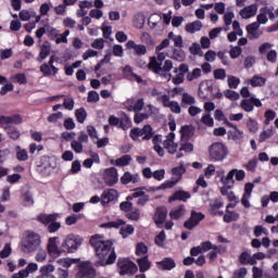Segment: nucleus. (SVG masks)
Wrapping results in <instances>:
<instances>
[{"label":"nucleus","mask_w":278,"mask_h":278,"mask_svg":"<svg viewBox=\"0 0 278 278\" xmlns=\"http://www.w3.org/2000/svg\"><path fill=\"white\" fill-rule=\"evenodd\" d=\"M90 244L94 248L98 262V266H110L116 262V252L112 248L114 243L110 240H105V237L96 235L90 238Z\"/></svg>","instance_id":"obj_1"},{"label":"nucleus","mask_w":278,"mask_h":278,"mask_svg":"<svg viewBox=\"0 0 278 278\" xmlns=\"http://www.w3.org/2000/svg\"><path fill=\"white\" fill-rule=\"evenodd\" d=\"M42 243V239L37 232L27 230L24 232L21 243L23 253H36Z\"/></svg>","instance_id":"obj_2"},{"label":"nucleus","mask_w":278,"mask_h":278,"mask_svg":"<svg viewBox=\"0 0 278 278\" xmlns=\"http://www.w3.org/2000/svg\"><path fill=\"white\" fill-rule=\"evenodd\" d=\"M185 173L186 165L184 164V162H180L179 166L172 168V175L174 176V178H172V180L163 182L159 187V190H168V188H175V186H177V182L181 179Z\"/></svg>","instance_id":"obj_3"},{"label":"nucleus","mask_w":278,"mask_h":278,"mask_svg":"<svg viewBox=\"0 0 278 278\" xmlns=\"http://www.w3.org/2000/svg\"><path fill=\"white\" fill-rule=\"evenodd\" d=\"M81 244H84V238L79 235H67L62 243V249H65L67 253H77Z\"/></svg>","instance_id":"obj_4"},{"label":"nucleus","mask_w":278,"mask_h":278,"mask_svg":"<svg viewBox=\"0 0 278 278\" xmlns=\"http://www.w3.org/2000/svg\"><path fill=\"white\" fill-rule=\"evenodd\" d=\"M229 150L223 142H215L210 148V155L214 162H223L227 157Z\"/></svg>","instance_id":"obj_5"},{"label":"nucleus","mask_w":278,"mask_h":278,"mask_svg":"<svg viewBox=\"0 0 278 278\" xmlns=\"http://www.w3.org/2000/svg\"><path fill=\"white\" fill-rule=\"evenodd\" d=\"M77 278H94L97 277V270L94 269V266H92V263L89 261H83L78 263L77 265Z\"/></svg>","instance_id":"obj_6"},{"label":"nucleus","mask_w":278,"mask_h":278,"mask_svg":"<svg viewBox=\"0 0 278 278\" xmlns=\"http://www.w3.org/2000/svg\"><path fill=\"white\" fill-rule=\"evenodd\" d=\"M153 127L147 124L142 128H132L130 130V138L135 141L139 140V138H142V140H151L153 138Z\"/></svg>","instance_id":"obj_7"},{"label":"nucleus","mask_w":278,"mask_h":278,"mask_svg":"<svg viewBox=\"0 0 278 278\" xmlns=\"http://www.w3.org/2000/svg\"><path fill=\"white\" fill-rule=\"evenodd\" d=\"M166 60V53L156 51V56H150L149 71L155 75H162V64Z\"/></svg>","instance_id":"obj_8"},{"label":"nucleus","mask_w":278,"mask_h":278,"mask_svg":"<svg viewBox=\"0 0 278 278\" xmlns=\"http://www.w3.org/2000/svg\"><path fill=\"white\" fill-rule=\"evenodd\" d=\"M104 227H109V228L113 227L114 229L121 228L119 233L123 238H129V236L134 233V226L125 225V222L123 219L109 222L108 224H104Z\"/></svg>","instance_id":"obj_9"},{"label":"nucleus","mask_w":278,"mask_h":278,"mask_svg":"<svg viewBox=\"0 0 278 278\" xmlns=\"http://www.w3.org/2000/svg\"><path fill=\"white\" fill-rule=\"evenodd\" d=\"M117 266L119 268V275L122 276L136 275V273H138V266L127 258H119Z\"/></svg>","instance_id":"obj_10"},{"label":"nucleus","mask_w":278,"mask_h":278,"mask_svg":"<svg viewBox=\"0 0 278 278\" xmlns=\"http://www.w3.org/2000/svg\"><path fill=\"white\" fill-rule=\"evenodd\" d=\"M235 177V179H233ZM244 177H247V173L244 172V169H237L233 168L230 172H228V174L226 176H222L220 177V181L223 184H236V181H244Z\"/></svg>","instance_id":"obj_11"},{"label":"nucleus","mask_w":278,"mask_h":278,"mask_svg":"<svg viewBox=\"0 0 278 278\" xmlns=\"http://www.w3.org/2000/svg\"><path fill=\"white\" fill-rule=\"evenodd\" d=\"M47 249L50 257H60V255H62V250H60V237L50 238Z\"/></svg>","instance_id":"obj_12"},{"label":"nucleus","mask_w":278,"mask_h":278,"mask_svg":"<svg viewBox=\"0 0 278 278\" xmlns=\"http://www.w3.org/2000/svg\"><path fill=\"white\" fill-rule=\"evenodd\" d=\"M205 218V215L202 213H198L195 211H191L190 217L188 220L184 223V228L192 230L194 227H198L199 223Z\"/></svg>","instance_id":"obj_13"},{"label":"nucleus","mask_w":278,"mask_h":278,"mask_svg":"<svg viewBox=\"0 0 278 278\" xmlns=\"http://www.w3.org/2000/svg\"><path fill=\"white\" fill-rule=\"evenodd\" d=\"M103 180L106 186H115V184H118V170L115 167L104 169Z\"/></svg>","instance_id":"obj_14"},{"label":"nucleus","mask_w":278,"mask_h":278,"mask_svg":"<svg viewBox=\"0 0 278 278\" xmlns=\"http://www.w3.org/2000/svg\"><path fill=\"white\" fill-rule=\"evenodd\" d=\"M163 147L170 153V155L177 154V150L179 149V144L175 142V132H168L163 141Z\"/></svg>","instance_id":"obj_15"},{"label":"nucleus","mask_w":278,"mask_h":278,"mask_svg":"<svg viewBox=\"0 0 278 278\" xmlns=\"http://www.w3.org/2000/svg\"><path fill=\"white\" fill-rule=\"evenodd\" d=\"M166 216H168V211L164 206H160L156 208L153 220L160 229L164 227V223L166 222Z\"/></svg>","instance_id":"obj_16"},{"label":"nucleus","mask_w":278,"mask_h":278,"mask_svg":"<svg viewBox=\"0 0 278 278\" xmlns=\"http://www.w3.org/2000/svg\"><path fill=\"white\" fill-rule=\"evenodd\" d=\"M84 142H88V136L86 132L80 131L78 136V140H73L71 142V148L75 153H84Z\"/></svg>","instance_id":"obj_17"},{"label":"nucleus","mask_w":278,"mask_h":278,"mask_svg":"<svg viewBox=\"0 0 278 278\" xmlns=\"http://www.w3.org/2000/svg\"><path fill=\"white\" fill-rule=\"evenodd\" d=\"M268 18H270V21L275 18V13H273V9L268 7L260 9V13L256 17V23H260L261 25H266V23H268Z\"/></svg>","instance_id":"obj_18"},{"label":"nucleus","mask_w":278,"mask_h":278,"mask_svg":"<svg viewBox=\"0 0 278 278\" xmlns=\"http://www.w3.org/2000/svg\"><path fill=\"white\" fill-rule=\"evenodd\" d=\"M254 188H255V185H253V182H247L244 185V192L241 198V205H243V207H247L248 210H249V207H251L250 199L253 194Z\"/></svg>","instance_id":"obj_19"},{"label":"nucleus","mask_w":278,"mask_h":278,"mask_svg":"<svg viewBox=\"0 0 278 278\" xmlns=\"http://www.w3.org/2000/svg\"><path fill=\"white\" fill-rule=\"evenodd\" d=\"M254 105L255 108H262V101L254 96L241 101V108L244 112H253Z\"/></svg>","instance_id":"obj_20"},{"label":"nucleus","mask_w":278,"mask_h":278,"mask_svg":"<svg viewBox=\"0 0 278 278\" xmlns=\"http://www.w3.org/2000/svg\"><path fill=\"white\" fill-rule=\"evenodd\" d=\"M126 49H132L134 55L142 56L147 55V46L142 43H136L134 40H128L126 42Z\"/></svg>","instance_id":"obj_21"},{"label":"nucleus","mask_w":278,"mask_h":278,"mask_svg":"<svg viewBox=\"0 0 278 278\" xmlns=\"http://www.w3.org/2000/svg\"><path fill=\"white\" fill-rule=\"evenodd\" d=\"M21 123H23V117H21V115H0V125H3L4 129H8V125H21Z\"/></svg>","instance_id":"obj_22"},{"label":"nucleus","mask_w":278,"mask_h":278,"mask_svg":"<svg viewBox=\"0 0 278 278\" xmlns=\"http://www.w3.org/2000/svg\"><path fill=\"white\" fill-rule=\"evenodd\" d=\"M125 108L128 112H141L144 108V99L140 98L134 103V99H128L125 102Z\"/></svg>","instance_id":"obj_23"},{"label":"nucleus","mask_w":278,"mask_h":278,"mask_svg":"<svg viewBox=\"0 0 278 278\" xmlns=\"http://www.w3.org/2000/svg\"><path fill=\"white\" fill-rule=\"evenodd\" d=\"M116 199H118V191L116 189H106L101 195V203L102 205H108V203H112Z\"/></svg>","instance_id":"obj_24"},{"label":"nucleus","mask_w":278,"mask_h":278,"mask_svg":"<svg viewBox=\"0 0 278 278\" xmlns=\"http://www.w3.org/2000/svg\"><path fill=\"white\" fill-rule=\"evenodd\" d=\"M139 181H140V175L131 174L129 172H125L121 177V184H123V186H127L129 184H139Z\"/></svg>","instance_id":"obj_25"},{"label":"nucleus","mask_w":278,"mask_h":278,"mask_svg":"<svg viewBox=\"0 0 278 278\" xmlns=\"http://www.w3.org/2000/svg\"><path fill=\"white\" fill-rule=\"evenodd\" d=\"M149 94L153 99H155L157 103H162V105H164V103H166V101L168 100V94L164 93L162 90L157 88L150 89Z\"/></svg>","instance_id":"obj_26"},{"label":"nucleus","mask_w":278,"mask_h":278,"mask_svg":"<svg viewBox=\"0 0 278 278\" xmlns=\"http://www.w3.org/2000/svg\"><path fill=\"white\" fill-rule=\"evenodd\" d=\"M228 140H232L236 144H242L244 142V131L237 128V130H229L227 132Z\"/></svg>","instance_id":"obj_27"},{"label":"nucleus","mask_w":278,"mask_h":278,"mask_svg":"<svg viewBox=\"0 0 278 278\" xmlns=\"http://www.w3.org/2000/svg\"><path fill=\"white\" fill-rule=\"evenodd\" d=\"M241 18H253V16H255V14H257V4H251L248 5L245 8H243L240 12H239Z\"/></svg>","instance_id":"obj_28"},{"label":"nucleus","mask_w":278,"mask_h":278,"mask_svg":"<svg viewBox=\"0 0 278 278\" xmlns=\"http://www.w3.org/2000/svg\"><path fill=\"white\" fill-rule=\"evenodd\" d=\"M122 72H123V75H124L125 79H136V81L138 84H141L142 77H140L139 75L134 73V67H131L130 65L124 66L122 68Z\"/></svg>","instance_id":"obj_29"},{"label":"nucleus","mask_w":278,"mask_h":278,"mask_svg":"<svg viewBox=\"0 0 278 278\" xmlns=\"http://www.w3.org/2000/svg\"><path fill=\"white\" fill-rule=\"evenodd\" d=\"M52 34L55 36V45H66L68 42V36H71V30H65L63 34H60L58 29L52 28Z\"/></svg>","instance_id":"obj_30"},{"label":"nucleus","mask_w":278,"mask_h":278,"mask_svg":"<svg viewBox=\"0 0 278 278\" xmlns=\"http://www.w3.org/2000/svg\"><path fill=\"white\" fill-rule=\"evenodd\" d=\"M192 151H194V146L190 142H184V140H181L180 148L176 152V157L179 160L180 157H184V152L192 153Z\"/></svg>","instance_id":"obj_31"},{"label":"nucleus","mask_w":278,"mask_h":278,"mask_svg":"<svg viewBox=\"0 0 278 278\" xmlns=\"http://www.w3.org/2000/svg\"><path fill=\"white\" fill-rule=\"evenodd\" d=\"M184 216H186L185 205H179L169 212V218H172V220H179V218H184Z\"/></svg>","instance_id":"obj_32"},{"label":"nucleus","mask_w":278,"mask_h":278,"mask_svg":"<svg viewBox=\"0 0 278 278\" xmlns=\"http://www.w3.org/2000/svg\"><path fill=\"white\" fill-rule=\"evenodd\" d=\"M185 29L188 34H197V31H201V29H203V22L194 21V22L188 23L185 26Z\"/></svg>","instance_id":"obj_33"},{"label":"nucleus","mask_w":278,"mask_h":278,"mask_svg":"<svg viewBox=\"0 0 278 278\" xmlns=\"http://www.w3.org/2000/svg\"><path fill=\"white\" fill-rule=\"evenodd\" d=\"M224 203L222 200H215L213 203H211L208 212L212 214V216H223V211H219L220 207H223Z\"/></svg>","instance_id":"obj_34"},{"label":"nucleus","mask_w":278,"mask_h":278,"mask_svg":"<svg viewBox=\"0 0 278 278\" xmlns=\"http://www.w3.org/2000/svg\"><path fill=\"white\" fill-rule=\"evenodd\" d=\"M170 71H173V61L166 60L162 67V74H157V75H161V77H164L165 79L170 81L173 77V75H170Z\"/></svg>","instance_id":"obj_35"},{"label":"nucleus","mask_w":278,"mask_h":278,"mask_svg":"<svg viewBox=\"0 0 278 278\" xmlns=\"http://www.w3.org/2000/svg\"><path fill=\"white\" fill-rule=\"evenodd\" d=\"M163 106L169 108L174 114H181V105H179V102L177 101H172L170 97L167 98V101L164 102Z\"/></svg>","instance_id":"obj_36"},{"label":"nucleus","mask_w":278,"mask_h":278,"mask_svg":"<svg viewBox=\"0 0 278 278\" xmlns=\"http://www.w3.org/2000/svg\"><path fill=\"white\" fill-rule=\"evenodd\" d=\"M41 277H55L52 273H55V266L53 264H46L39 268Z\"/></svg>","instance_id":"obj_37"},{"label":"nucleus","mask_w":278,"mask_h":278,"mask_svg":"<svg viewBox=\"0 0 278 278\" xmlns=\"http://www.w3.org/2000/svg\"><path fill=\"white\" fill-rule=\"evenodd\" d=\"M78 262H81L80 258H59L56 261V264H59V266H62V268H65V270H68L72 266V264H78Z\"/></svg>","instance_id":"obj_38"},{"label":"nucleus","mask_w":278,"mask_h":278,"mask_svg":"<svg viewBox=\"0 0 278 278\" xmlns=\"http://www.w3.org/2000/svg\"><path fill=\"white\" fill-rule=\"evenodd\" d=\"M260 23L254 22L247 26V31L250 36H252V38H260L262 36V31H257V29H260Z\"/></svg>","instance_id":"obj_39"},{"label":"nucleus","mask_w":278,"mask_h":278,"mask_svg":"<svg viewBox=\"0 0 278 278\" xmlns=\"http://www.w3.org/2000/svg\"><path fill=\"white\" fill-rule=\"evenodd\" d=\"M239 262L240 264L250 265V266H255V264H257V262L253 260V255L251 256L249 252L241 253L239 257Z\"/></svg>","instance_id":"obj_40"},{"label":"nucleus","mask_w":278,"mask_h":278,"mask_svg":"<svg viewBox=\"0 0 278 278\" xmlns=\"http://www.w3.org/2000/svg\"><path fill=\"white\" fill-rule=\"evenodd\" d=\"M159 268L161 270H173V268H175L176 264H175V260L173 258H164L163 261L159 262Z\"/></svg>","instance_id":"obj_41"},{"label":"nucleus","mask_w":278,"mask_h":278,"mask_svg":"<svg viewBox=\"0 0 278 278\" xmlns=\"http://www.w3.org/2000/svg\"><path fill=\"white\" fill-rule=\"evenodd\" d=\"M58 214H41L37 217V220H39V223H42L43 225H50L51 223L58 220Z\"/></svg>","instance_id":"obj_42"},{"label":"nucleus","mask_w":278,"mask_h":278,"mask_svg":"<svg viewBox=\"0 0 278 278\" xmlns=\"http://www.w3.org/2000/svg\"><path fill=\"white\" fill-rule=\"evenodd\" d=\"M197 103V99L194 98V96L188 93V92H184L182 97H181V105L182 108H188V105L192 106Z\"/></svg>","instance_id":"obj_43"},{"label":"nucleus","mask_w":278,"mask_h":278,"mask_svg":"<svg viewBox=\"0 0 278 278\" xmlns=\"http://www.w3.org/2000/svg\"><path fill=\"white\" fill-rule=\"evenodd\" d=\"M137 264L139 266L140 273H147L151 268V263L149 262V256H143L141 258H137Z\"/></svg>","instance_id":"obj_44"},{"label":"nucleus","mask_w":278,"mask_h":278,"mask_svg":"<svg viewBox=\"0 0 278 278\" xmlns=\"http://www.w3.org/2000/svg\"><path fill=\"white\" fill-rule=\"evenodd\" d=\"M51 54V46L49 43H43L40 46L39 51V62H43V60H47L49 55Z\"/></svg>","instance_id":"obj_45"},{"label":"nucleus","mask_w":278,"mask_h":278,"mask_svg":"<svg viewBox=\"0 0 278 278\" xmlns=\"http://www.w3.org/2000/svg\"><path fill=\"white\" fill-rule=\"evenodd\" d=\"M168 40H173L174 47L181 49L184 47V37L181 35H175V33L169 31L167 35Z\"/></svg>","instance_id":"obj_46"},{"label":"nucleus","mask_w":278,"mask_h":278,"mask_svg":"<svg viewBox=\"0 0 278 278\" xmlns=\"http://www.w3.org/2000/svg\"><path fill=\"white\" fill-rule=\"evenodd\" d=\"M202 253H207V251H219V247L213 244L212 241H204L200 244Z\"/></svg>","instance_id":"obj_47"},{"label":"nucleus","mask_w":278,"mask_h":278,"mask_svg":"<svg viewBox=\"0 0 278 278\" xmlns=\"http://www.w3.org/2000/svg\"><path fill=\"white\" fill-rule=\"evenodd\" d=\"M190 199V193L187 191H176L173 197L169 198V201H186Z\"/></svg>","instance_id":"obj_48"},{"label":"nucleus","mask_w":278,"mask_h":278,"mask_svg":"<svg viewBox=\"0 0 278 278\" xmlns=\"http://www.w3.org/2000/svg\"><path fill=\"white\" fill-rule=\"evenodd\" d=\"M16 159L20 162H27L29 160V154L27 153V150L22 149L21 146H16Z\"/></svg>","instance_id":"obj_49"},{"label":"nucleus","mask_w":278,"mask_h":278,"mask_svg":"<svg viewBox=\"0 0 278 278\" xmlns=\"http://www.w3.org/2000/svg\"><path fill=\"white\" fill-rule=\"evenodd\" d=\"M250 85L253 88L265 86L266 85V78H264L260 75H255L252 79H250Z\"/></svg>","instance_id":"obj_50"},{"label":"nucleus","mask_w":278,"mask_h":278,"mask_svg":"<svg viewBox=\"0 0 278 278\" xmlns=\"http://www.w3.org/2000/svg\"><path fill=\"white\" fill-rule=\"evenodd\" d=\"M134 26L137 29H142L144 27V14L142 13H137L134 16Z\"/></svg>","instance_id":"obj_51"},{"label":"nucleus","mask_w":278,"mask_h":278,"mask_svg":"<svg viewBox=\"0 0 278 278\" xmlns=\"http://www.w3.org/2000/svg\"><path fill=\"white\" fill-rule=\"evenodd\" d=\"M238 218H240V214L226 210V214L224 215V223H233V220H238Z\"/></svg>","instance_id":"obj_52"},{"label":"nucleus","mask_w":278,"mask_h":278,"mask_svg":"<svg viewBox=\"0 0 278 278\" xmlns=\"http://www.w3.org/2000/svg\"><path fill=\"white\" fill-rule=\"evenodd\" d=\"M193 134L191 126H182L180 129L181 140H190Z\"/></svg>","instance_id":"obj_53"},{"label":"nucleus","mask_w":278,"mask_h":278,"mask_svg":"<svg viewBox=\"0 0 278 278\" xmlns=\"http://www.w3.org/2000/svg\"><path fill=\"white\" fill-rule=\"evenodd\" d=\"M130 162H131V155L125 154L119 159L115 160L114 164L115 166H129Z\"/></svg>","instance_id":"obj_54"},{"label":"nucleus","mask_w":278,"mask_h":278,"mask_svg":"<svg viewBox=\"0 0 278 278\" xmlns=\"http://www.w3.org/2000/svg\"><path fill=\"white\" fill-rule=\"evenodd\" d=\"M170 58L177 62H184V60H186V52L181 49H174Z\"/></svg>","instance_id":"obj_55"},{"label":"nucleus","mask_w":278,"mask_h":278,"mask_svg":"<svg viewBox=\"0 0 278 278\" xmlns=\"http://www.w3.org/2000/svg\"><path fill=\"white\" fill-rule=\"evenodd\" d=\"M233 18H236V14H233V12H226L224 14V23L226 25L225 31H229V27L233 23Z\"/></svg>","instance_id":"obj_56"},{"label":"nucleus","mask_w":278,"mask_h":278,"mask_svg":"<svg viewBox=\"0 0 278 278\" xmlns=\"http://www.w3.org/2000/svg\"><path fill=\"white\" fill-rule=\"evenodd\" d=\"M7 135L11 140H18V138H21V130H18L16 127H9Z\"/></svg>","instance_id":"obj_57"},{"label":"nucleus","mask_w":278,"mask_h":278,"mask_svg":"<svg viewBox=\"0 0 278 278\" xmlns=\"http://www.w3.org/2000/svg\"><path fill=\"white\" fill-rule=\"evenodd\" d=\"M147 253H149V248L144 243H138L136 247V255L139 257L144 255V257H147Z\"/></svg>","instance_id":"obj_58"},{"label":"nucleus","mask_w":278,"mask_h":278,"mask_svg":"<svg viewBox=\"0 0 278 278\" xmlns=\"http://www.w3.org/2000/svg\"><path fill=\"white\" fill-rule=\"evenodd\" d=\"M126 216L129 218V220H140V210L132 207L129 212L126 213Z\"/></svg>","instance_id":"obj_59"},{"label":"nucleus","mask_w":278,"mask_h":278,"mask_svg":"<svg viewBox=\"0 0 278 278\" xmlns=\"http://www.w3.org/2000/svg\"><path fill=\"white\" fill-rule=\"evenodd\" d=\"M201 68H194L192 72H188L187 81H194V79H199L201 77Z\"/></svg>","instance_id":"obj_60"},{"label":"nucleus","mask_w":278,"mask_h":278,"mask_svg":"<svg viewBox=\"0 0 278 278\" xmlns=\"http://www.w3.org/2000/svg\"><path fill=\"white\" fill-rule=\"evenodd\" d=\"M75 116L78 121V123H85L86 117L88 116V113L86 112V109L80 108L78 110H76Z\"/></svg>","instance_id":"obj_61"},{"label":"nucleus","mask_w":278,"mask_h":278,"mask_svg":"<svg viewBox=\"0 0 278 278\" xmlns=\"http://www.w3.org/2000/svg\"><path fill=\"white\" fill-rule=\"evenodd\" d=\"M224 97H226V99H229V101H238V99H240V93L227 89L224 91Z\"/></svg>","instance_id":"obj_62"},{"label":"nucleus","mask_w":278,"mask_h":278,"mask_svg":"<svg viewBox=\"0 0 278 278\" xmlns=\"http://www.w3.org/2000/svg\"><path fill=\"white\" fill-rule=\"evenodd\" d=\"M201 123H202L203 125H206V127H214V118L212 117V114L205 113V114L201 117Z\"/></svg>","instance_id":"obj_63"},{"label":"nucleus","mask_w":278,"mask_h":278,"mask_svg":"<svg viewBox=\"0 0 278 278\" xmlns=\"http://www.w3.org/2000/svg\"><path fill=\"white\" fill-rule=\"evenodd\" d=\"M23 205L26 207H31L34 205V197H31V193L26 192L22 195Z\"/></svg>","instance_id":"obj_64"}]
</instances>
